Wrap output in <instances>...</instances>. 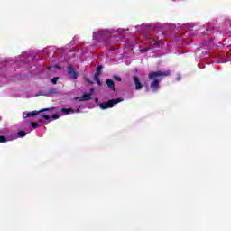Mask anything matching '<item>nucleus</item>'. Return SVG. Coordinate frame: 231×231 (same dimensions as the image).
I'll return each instance as SVG.
<instances>
[{"instance_id":"obj_1","label":"nucleus","mask_w":231,"mask_h":231,"mask_svg":"<svg viewBox=\"0 0 231 231\" xmlns=\"http://www.w3.org/2000/svg\"><path fill=\"white\" fill-rule=\"evenodd\" d=\"M128 31L129 29H117V31H116L115 29H103L97 32H94L93 39H95L98 42H105L106 44H109V42H111V39H115V37H116V35H113V33H118L119 35H121V37H125L122 32Z\"/></svg>"},{"instance_id":"obj_2","label":"nucleus","mask_w":231,"mask_h":231,"mask_svg":"<svg viewBox=\"0 0 231 231\" xmlns=\"http://www.w3.org/2000/svg\"><path fill=\"white\" fill-rule=\"evenodd\" d=\"M24 136H26V133L23 131L17 132L14 126L10 129H3L0 131V143H6V142L24 138Z\"/></svg>"},{"instance_id":"obj_3","label":"nucleus","mask_w":231,"mask_h":231,"mask_svg":"<svg viewBox=\"0 0 231 231\" xmlns=\"http://www.w3.org/2000/svg\"><path fill=\"white\" fill-rule=\"evenodd\" d=\"M171 76V70L166 71H151L148 74L149 80H153V82L151 83L150 88L153 93H156L160 89V82H162V79L163 77H169Z\"/></svg>"},{"instance_id":"obj_4","label":"nucleus","mask_w":231,"mask_h":231,"mask_svg":"<svg viewBox=\"0 0 231 231\" xmlns=\"http://www.w3.org/2000/svg\"><path fill=\"white\" fill-rule=\"evenodd\" d=\"M33 60V55H32V52L25 51L23 53V55L18 56L15 58L14 61V66H17L19 62H22V64H30Z\"/></svg>"},{"instance_id":"obj_5","label":"nucleus","mask_w":231,"mask_h":231,"mask_svg":"<svg viewBox=\"0 0 231 231\" xmlns=\"http://www.w3.org/2000/svg\"><path fill=\"white\" fill-rule=\"evenodd\" d=\"M199 31L204 36L212 35V33L217 32V24L213 23H208L206 25L201 26Z\"/></svg>"},{"instance_id":"obj_6","label":"nucleus","mask_w":231,"mask_h":231,"mask_svg":"<svg viewBox=\"0 0 231 231\" xmlns=\"http://www.w3.org/2000/svg\"><path fill=\"white\" fill-rule=\"evenodd\" d=\"M119 102H124V98L118 97L116 99H111L103 103L99 104L100 109H109L111 107H115L116 104H119Z\"/></svg>"},{"instance_id":"obj_7","label":"nucleus","mask_w":231,"mask_h":231,"mask_svg":"<svg viewBox=\"0 0 231 231\" xmlns=\"http://www.w3.org/2000/svg\"><path fill=\"white\" fill-rule=\"evenodd\" d=\"M58 118H60V114H54L52 115V116H46V115H39L37 116V120L40 124L42 125V122H44V120H58Z\"/></svg>"},{"instance_id":"obj_8","label":"nucleus","mask_w":231,"mask_h":231,"mask_svg":"<svg viewBox=\"0 0 231 231\" xmlns=\"http://www.w3.org/2000/svg\"><path fill=\"white\" fill-rule=\"evenodd\" d=\"M217 59H218L219 62H228L231 60V56L228 55V52H225L224 54H217Z\"/></svg>"},{"instance_id":"obj_9","label":"nucleus","mask_w":231,"mask_h":231,"mask_svg":"<svg viewBox=\"0 0 231 231\" xmlns=\"http://www.w3.org/2000/svg\"><path fill=\"white\" fill-rule=\"evenodd\" d=\"M157 28H161L162 30V32H174V29L176 28L175 24L166 23V24H161L157 26Z\"/></svg>"},{"instance_id":"obj_10","label":"nucleus","mask_w":231,"mask_h":231,"mask_svg":"<svg viewBox=\"0 0 231 231\" xmlns=\"http://www.w3.org/2000/svg\"><path fill=\"white\" fill-rule=\"evenodd\" d=\"M151 28V24L149 25H142V26H136L137 32L139 33H143V35H149V29Z\"/></svg>"},{"instance_id":"obj_11","label":"nucleus","mask_w":231,"mask_h":231,"mask_svg":"<svg viewBox=\"0 0 231 231\" xmlns=\"http://www.w3.org/2000/svg\"><path fill=\"white\" fill-rule=\"evenodd\" d=\"M68 74L69 75L70 79H73V80L79 79V73L75 71V68H73L71 65L68 67Z\"/></svg>"},{"instance_id":"obj_12","label":"nucleus","mask_w":231,"mask_h":231,"mask_svg":"<svg viewBox=\"0 0 231 231\" xmlns=\"http://www.w3.org/2000/svg\"><path fill=\"white\" fill-rule=\"evenodd\" d=\"M133 80L135 85V89L137 91H140V89H142V88H143V84H142V81H140V78H138L137 76H133Z\"/></svg>"},{"instance_id":"obj_13","label":"nucleus","mask_w":231,"mask_h":231,"mask_svg":"<svg viewBox=\"0 0 231 231\" xmlns=\"http://www.w3.org/2000/svg\"><path fill=\"white\" fill-rule=\"evenodd\" d=\"M106 84L107 88L110 89V91L116 93V88H115V81H113V79H107L106 80Z\"/></svg>"},{"instance_id":"obj_14","label":"nucleus","mask_w":231,"mask_h":231,"mask_svg":"<svg viewBox=\"0 0 231 231\" xmlns=\"http://www.w3.org/2000/svg\"><path fill=\"white\" fill-rule=\"evenodd\" d=\"M91 99V94L85 93L83 96L77 97V100H79L80 102H87Z\"/></svg>"},{"instance_id":"obj_15","label":"nucleus","mask_w":231,"mask_h":231,"mask_svg":"<svg viewBox=\"0 0 231 231\" xmlns=\"http://www.w3.org/2000/svg\"><path fill=\"white\" fill-rule=\"evenodd\" d=\"M71 113H75V110L72 108H61V115L63 116L66 115H71Z\"/></svg>"},{"instance_id":"obj_16","label":"nucleus","mask_w":231,"mask_h":231,"mask_svg":"<svg viewBox=\"0 0 231 231\" xmlns=\"http://www.w3.org/2000/svg\"><path fill=\"white\" fill-rule=\"evenodd\" d=\"M59 93V89L55 88H51L48 90L47 94H45L47 97H50V95H57Z\"/></svg>"},{"instance_id":"obj_17","label":"nucleus","mask_w":231,"mask_h":231,"mask_svg":"<svg viewBox=\"0 0 231 231\" xmlns=\"http://www.w3.org/2000/svg\"><path fill=\"white\" fill-rule=\"evenodd\" d=\"M94 80L97 82V86H102V81H100V75L95 74Z\"/></svg>"},{"instance_id":"obj_18","label":"nucleus","mask_w":231,"mask_h":231,"mask_svg":"<svg viewBox=\"0 0 231 231\" xmlns=\"http://www.w3.org/2000/svg\"><path fill=\"white\" fill-rule=\"evenodd\" d=\"M102 69H104V67L102 65H98L97 69H96V75H102Z\"/></svg>"},{"instance_id":"obj_19","label":"nucleus","mask_w":231,"mask_h":231,"mask_svg":"<svg viewBox=\"0 0 231 231\" xmlns=\"http://www.w3.org/2000/svg\"><path fill=\"white\" fill-rule=\"evenodd\" d=\"M37 115H39V112L37 111H32V112H28L26 114V116H37Z\"/></svg>"},{"instance_id":"obj_20","label":"nucleus","mask_w":231,"mask_h":231,"mask_svg":"<svg viewBox=\"0 0 231 231\" xmlns=\"http://www.w3.org/2000/svg\"><path fill=\"white\" fill-rule=\"evenodd\" d=\"M13 61H14V60H12V59H6V60H5V64L2 63V65H3V66H5V68H6L7 64H9V62H13Z\"/></svg>"},{"instance_id":"obj_21","label":"nucleus","mask_w":231,"mask_h":231,"mask_svg":"<svg viewBox=\"0 0 231 231\" xmlns=\"http://www.w3.org/2000/svg\"><path fill=\"white\" fill-rule=\"evenodd\" d=\"M31 125H32V129H37L40 127L39 124L33 123V122H31Z\"/></svg>"},{"instance_id":"obj_22","label":"nucleus","mask_w":231,"mask_h":231,"mask_svg":"<svg viewBox=\"0 0 231 231\" xmlns=\"http://www.w3.org/2000/svg\"><path fill=\"white\" fill-rule=\"evenodd\" d=\"M186 28L188 29V32H186V33L187 35H189L190 33V29L192 28V26H190L189 24H187Z\"/></svg>"},{"instance_id":"obj_23","label":"nucleus","mask_w":231,"mask_h":231,"mask_svg":"<svg viewBox=\"0 0 231 231\" xmlns=\"http://www.w3.org/2000/svg\"><path fill=\"white\" fill-rule=\"evenodd\" d=\"M52 84H57L59 82V77H55L51 79Z\"/></svg>"},{"instance_id":"obj_24","label":"nucleus","mask_w":231,"mask_h":231,"mask_svg":"<svg viewBox=\"0 0 231 231\" xmlns=\"http://www.w3.org/2000/svg\"><path fill=\"white\" fill-rule=\"evenodd\" d=\"M114 79L117 80V82H122V78L118 77L117 75H114Z\"/></svg>"},{"instance_id":"obj_25","label":"nucleus","mask_w":231,"mask_h":231,"mask_svg":"<svg viewBox=\"0 0 231 231\" xmlns=\"http://www.w3.org/2000/svg\"><path fill=\"white\" fill-rule=\"evenodd\" d=\"M228 25L231 26V21L226 19V26H228Z\"/></svg>"},{"instance_id":"obj_26","label":"nucleus","mask_w":231,"mask_h":231,"mask_svg":"<svg viewBox=\"0 0 231 231\" xmlns=\"http://www.w3.org/2000/svg\"><path fill=\"white\" fill-rule=\"evenodd\" d=\"M52 109H55V108H45V109L40 111V113H42L43 111H51Z\"/></svg>"},{"instance_id":"obj_27","label":"nucleus","mask_w":231,"mask_h":231,"mask_svg":"<svg viewBox=\"0 0 231 231\" xmlns=\"http://www.w3.org/2000/svg\"><path fill=\"white\" fill-rule=\"evenodd\" d=\"M93 93H95V88H90V92L88 93V95H90V97H91V95H93Z\"/></svg>"},{"instance_id":"obj_28","label":"nucleus","mask_w":231,"mask_h":231,"mask_svg":"<svg viewBox=\"0 0 231 231\" xmlns=\"http://www.w3.org/2000/svg\"><path fill=\"white\" fill-rule=\"evenodd\" d=\"M26 115H28V113L23 112V118H29V117H30V116H26Z\"/></svg>"},{"instance_id":"obj_29","label":"nucleus","mask_w":231,"mask_h":231,"mask_svg":"<svg viewBox=\"0 0 231 231\" xmlns=\"http://www.w3.org/2000/svg\"><path fill=\"white\" fill-rule=\"evenodd\" d=\"M56 69H59L60 71V69H62V67L59 66V65H56L55 66Z\"/></svg>"},{"instance_id":"obj_30","label":"nucleus","mask_w":231,"mask_h":231,"mask_svg":"<svg viewBox=\"0 0 231 231\" xmlns=\"http://www.w3.org/2000/svg\"><path fill=\"white\" fill-rule=\"evenodd\" d=\"M177 80L178 81L181 80V76L180 74H177Z\"/></svg>"},{"instance_id":"obj_31","label":"nucleus","mask_w":231,"mask_h":231,"mask_svg":"<svg viewBox=\"0 0 231 231\" xmlns=\"http://www.w3.org/2000/svg\"><path fill=\"white\" fill-rule=\"evenodd\" d=\"M214 43H212V41L209 42L208 46H213Z\"/></svg>"},{"instance_id":"obj_32","label":"nucleus","mask_w":231,"mask_h":231,"mask_svg":"<svg viewBox=\"0 0 231 231\" xmlns=\"http://www.w3.org/2000/svg\"><path fill=\"white\" fill-rule=\"evenodd\" d=\"M96 104H98V98H95Z\"/></svg>"},{"instance_id":"obj_33","label":"nucleus","mask_w":231,"mask_h":231,"mask_svg":"<svg viewBox=\"0 0 231 231\" xmlns=\"http://www.w3.org/2000/svg\"><path fill=\"white\" fill-rule=\"evenodd\" d=\"M76 113H80V108H78V109L76 110Z\"/></svg>"},{"instance_id":"obj_34","label":"nucleus","mask_w":231,"mask_h":231,"mask_svg":"<svg viewBox=\"0 0 231 231\" xmlns=\"http://www.w3.org/2000/svg\"><path fill=\"white\" fill-rule=\"evenodd\" d=\"M133 48H134V46H133V45H130V50H133Z\"/></svg>"},{"instance_id":"obj_35","label":"nucleus","mask_w":231,"mask_h":231,"mask_svg":"<svg viewBox=\"0 0 231 231\" xmlns=\"http://www.w3.org/2000/svg\"><path fill=\"white\" fill-rule=\"evenodd\" d=\"M218 32H220V33H223V30H218Z\"/></svg>"},{"instance_id":"obj_36","label":"nucleus","mask_w":231,"mask_h":231,"mask_svg":"<svg viewBox=\"0 0 231 231\" xmlns=\"http://www.w3.org/2000/svg\"><path fill=\"white\" fill-rule=\"evenodd\" d=\"M208 57H210V52L208 53Z\"/></svg>"},{"instance_id":"obj_37","label":"nucleus","mask_w":231,"mask_h":231,"mask_svg":"<svg viewBox=\"0 0 231 231\" xmlns=\"http://www.w3.org/2000/svg\"><path fill=\"white\" fill-rule=\"evenodd\" d=\"M120 38L116 39V41H119Z\"/></svg>"}]
</instances>
